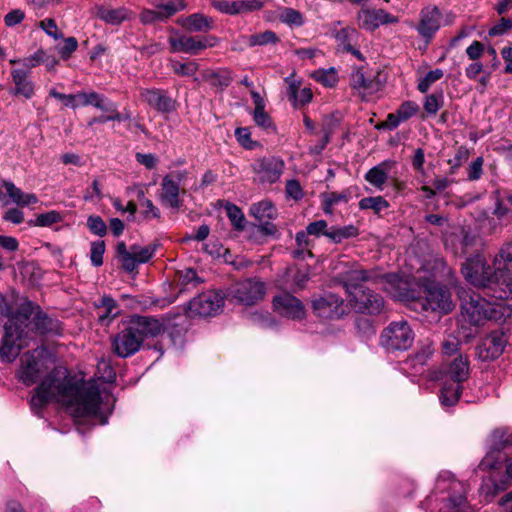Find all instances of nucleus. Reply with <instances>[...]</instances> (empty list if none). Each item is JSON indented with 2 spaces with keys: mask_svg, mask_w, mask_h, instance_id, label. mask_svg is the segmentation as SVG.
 Returning a JSON list of instances; mask_svg holds the SVG:
<instances>
[{
  "mask_svg": "<svg viewBox=\"0 0 512 512\" xmlns=\"http://www.w3.org/2000/svg\"><path fill=\"white\" fill-rule=\"evenodd\" d=\"M16 376L28 387L39 382L30 399L31 410L37 416L50 402L56 401L65 405L75 417H95L102 424L107 423L98 386L92 382L75 381L46 346L25 352L20 357Z\"/></svg>",
  "mask_w": 512,
  "mask_h": 512,
  "instance_id": "nucleus-1",
  "label": "nucleus"
},
{
  "mask_svg": "<svg viewBox=\"0 0 512 512\" xmlns=\"http://www.w3.org/2000/svg\"><path fill=\"white\" fill-rule=\"evenodd\" d=\"M0 314L6 318L0 356L11 362L37 336L60 335L59 320L26 297L0 295Z\"/></svg>",
  "mask_w": 512,
  "mask_h": 512,
  "instance_id": "nucleus-2",
  "label": "nucleus"
},
{
  "mask_svg": "<svg viewBox=\"0 0 512 512\" xmlns=\"http://www.w3.org/2000/svg\"><path fill=\"white\" fill-rule=\"evenodd\" d=\"M460 299L462 317L472 325H481L486 320L502 322L512 315L509 306L491 303L474 292H463Z\"/></svg>",
  "mask_w": 512,
  "mask_h": 512,
  "instance_id": "nucleus-3",
  "label": "nucleus"
},
{
  "mask_svg": "<svg viewBox=\"0 0 512 512\" xmlns=\"http://www.w3.org/2000/svg\"><path fill=\"white\" fill-rule=\"evenodd\" d=\"M499 299L512 297V242L503 243L493 258Z\"/></svg>",
  "mask_w": 512,
  "mask_h": 512,
  "instance_id": "nucleus-4",
  "label": "nucleus"
},
{
  "mask_svg": "<svg viewBox=\"0 0 512 512\" xmlns=\"http://www.w3.org/2000/svg\"><path fill=\"white\" fill-rule=\"evenodd\" d=\"M506 465V474L512 479V442L505 438V433L496 430L492 434L490 450L482 459L479 467L481 469H499Z\"/></svg>",
  "mask_w": 512,
  "mask_h": 512,
  "instance_id": "nucleus-5",
  "label": "nucleus"
},
{
  "mask_svg": "<svg viewBox=\"0 0 512 512\" xmlns=\"http://www.w3.org/2000/svg\"><path fill=\"white\" fill-rule=\"evenodd\" d=\"M462 274L467 282L475 287H491L496 290L494 266L491 267L483 255L468 258L462 265Z\"/></svg>",
  "mask_w": 512,
  "mask_h": 512,
  "instance_id": "nucleus-6",
  "label": "nucleus"
},
{
  "mask_svg": "<svg viewBox=\"0 0 512 512\" xmlns=\"http://www.w3.org/2000/svg\"><path fill=\"white\" fill-rule=\"evenodd\" d=\"M414 338L415 334L406 321H394L381 332L380 344L389 352L406 351Z\"/></svg>",
  "mask_w": 512,
  "mask_h": 512,
  "instance_id": "nucleus-7",
  "label": "nucleus"
},
{
  "mask_svg": "<svg viewBox=\"0 0 512 512\" xmlns=\"http://www.w3.org/2000/svg\"><path fill=\"white\" fill-rule=\"evenodd\" d=\"M174 35L168 38L170 51L172 53H185L198 55L207 48L215 47L219 39L214 35L193 36L173 31Z\"/></svg>",
  "mask_w": 512,
  "mask_h": 512,
  "instance_id": "nucleus-8",
  "label": "nucleus"
},
{
  "mask_svg": "<svg viewBox=\"0 0 512 512\" xmlns=\"http://www.w3.org/2000/svg\"><path fill=\"white\" fill-rule=\"evenodd\" d=\"M156 245L140 246L134 244L127 249L125 242L120 241L116 245V257L126 272H133L139 264L147 263L155 254Z\"/></svg>",
  "mask_w": 512,
  "mask_h": 512,
  "instance_id": "nucleus-9",
  "label": "nucleus"
},
{
  "mask_svg": "<svg viewBox=\"0 0 512 512\" xmlns=\"http://www.w3.org/2000/svg\"><path fill=\"white\" fill-rule=\"evenodd\" d=\"M425 300L422 304L424 310H431L440 314H448L454 308L451 293L446 286L434 281L423 285Z\"/></svg>",
  "mask_w": 512,
  "mask_h": 512,
  "instance_id": "nucleus-10",
  "label": "nucleus"
},
{
  "mask_svg": "<svg viewBox=\"0 0 512 512\" xmlns=\"http://www.w3.org/2000/svg\"><path fill=\"white\" fill-rule=\"evenodd\" d=\"M230 295L243 305H254L265 297L266 285L259 278H247L232 285Z\"/></svg>",
  "mask_w": 512,
  "mask_h": 512,
  "instance_id": "nucleus-11",
  "label": "nucleus"
},
{
  "mask_svg": "<svg viewBox=\"0 0 512 512\" xmlns=\"http://www.w3.org/2000/svg\"><path fill=\"white\" fill-rule=\"evenodd\" d=\"M410 26L429 44L442 26V13L435 5L425 6L419 12L418 22Z\"/></svg>",
  "mask_w": 512,
  "mask_h": 512,
  "instance_id": "nucleus-12",
  "label": "nucleus"
},
{
  "mask_svg": "<svg viewBox=\"0 0 512 512\" xmlns=\"http://www.w3.org/2000/svg\"><path fill=\"white\" fill-rule=\"evenodd\" d=\"M142 344V338L130 321L112 338L113 352L121 358L133 356L140 350Z\"/></svg>",
  "mask_w": 512,
  "mask_h": 512,
  "instance_id": "nucleus-13",
  "label": "nucleus"
},
{
  "mask_svg": "<svg viewBox=\"0 0 512 512\" xmlns=\"http://www.w3.org/2000/svg\"><path fill=\"white\" fill-rule=\"evenodd\" d=\"M312 310L320 318L339 319L347 313V306L340 296L324 292L313 298Z\"/></svg>",
  "mask_w": 512,
  "mask_h": 512,
  "instance_id": "nucleus-14",
  "label": "nucleus"
},
{
  "mask_svg": "<svg viewBox=\"0 0 512 512\" xmlns=\"http://www.w3.org/2000/svg\"><path fill=\"white\" fill-rule=\"evenodd\" d=\"M346 270L339 273L338 279L343 285L347 297L362 288V282H377L378 274L374 270H364L355 262L346 263Z\"/></svg>",
  "mask_w": 512,
  "mask_h": 512,
  "instance_id": "nucleus-15",
  "label": "nucleus"
},
{
  "mask_svg": "<svg viewBox=\"0 0 512 512\" xmlns=\"http://www.w3.org/2000/svg\"><path fill=\"white\" fill-rule=\"evenodd\" d=\"M184 0H171L154 4V9H142L139 14L140 22L144 25L166 22L176 13L185 10Z\"/></svg>",
  "mask_w": 512,
  "mask_h": 512,
  "instance_id": "nucleus-16",
  "label": "nucleus"
},
{
  "mask_svg": "<svg viewBox=\"0 0 512 512\" xmlns=\"http://www.w3.org/2000/svg\"><path fill=\"white\" fill-rule=\"evenodd\" d=\"M224 305V297L216 291H207L189 302L191 316L209 317L218 314Z\"/></svg>",
  "mask_w": 512,
  "mask_h": 512,
  "instance_id": "nucleus-17",
  "label": "nucleus"
},
{
  "mask_svg": "<svg viewBox=\"0 0 512 512\" xmlns=\"http://www.w3.org/2000/svg\"><path fill=\"white\" fill-rule=\"evenodd\" d=\"M285 169L284 161L275 156L263 157L252 164L255 179L262 184L277 182Z\"/></svg>",
  "mask_w": 512,
  "mask_h": 512,
  "instance_id": "nucleus-18",
  "label": "nucleus"
},
{
  "mask_svg": "<svg viewBox=\"0 0 512 512\" xmlns=\"http://www.w3.org/2000/svg\"><path fill=\"white\" fill-rule=\"evenodd\" d=\"M347 298L351 307L359 313L379 314L384 306V300L379 294L364 287Z\"/></svg>",
  "mask_w": 512,
  "mask_h": 512,
  "instance_id": "nucleus-19",
  "label": "nucleus"
},
{
  "mask_svg": "<svg viewBox=\"0 0 512 512\" xmlns=\"http://www.w3.org/2000/svg\"><path fill=\"white\" fill-rule=\"evenodd\" d=\"M186 174L185 171H177L163 177L159 194V200L163 205L174 210H178L181 207L182 201L179 198L180 183L186 177Z\"/></svg>",
  "mask_w": 512,
  "mask_h": 512,
  "instance_id": "nucleus-20",
  "label": "nucleus"
},
{
  "mask_svg": "<svg viewBox=\"0 0 512 512\" xmlns=\"http://www.w3.org/2000/svg\"><path fill=\"white\" fill-rule=\"evenodd\" d=\"M350 86L365 99L367 96L377 93L382 85L373 72L359 67L355 68L351 73Z\"/></svg>",
  "mask_w": 512,
  "mask_h": 512,
  "instance_id": "nucleus-21",
  "label": "nucleus"
},
{
  "mask_svg": "<svg viewBox=\"0 0 512 512\" xmlns=\"http://www.w3.org/2000/svg\"><path fill=\"white\" fill-rule=\"evenodd\" d=\"M507 337L502 331H493L476 348V355L482 361L498 358L504 351Z\"/></svg>",
  "mask_w": 512,
  "mask_h": 512,
  "instance_id": "nucleus-22",
  "label": "nucleus"
},
{
  "mask_svg": "<svg viewBox=\"0 0 512 512\" xmlns=\"http://www.w3.org/2000/svg\"><path fill=\"white\" fill-rule=\"evenodd\" d=\"M358 26L374 31L381 25L396 24L399 18L384 9H362L357 15Z\"/></svg>",
  "mask_w": 512,
  "mask_h": 512,
  "instance_id": "nucleus-23",
  "label": "nucleus"
},
{
  "mask_svg": "<svg viewBox=\"0 0 512 512\" xmlns=\"http://www.w3.org/2000/svg\"><path fill=\"white\" fill-rule=\"evenodd\" d=\"M274 310L289 319L301 320L305 317L303 303L290 293H282L273 299Z\"/></svg>",
  "mask_w": 512,
  "mask_h": 512,
  "instance_id": "nucleus-24",
  "label": "nucleus"
},
{
  "mask_svg": "<svg viewBox=\"0 0 512 512\" xmlns=\"http://www.w3.org/2000/svg\"><path fill=\"white\" fill-rule=\"evenodd\" d=\"M140 96L151 108L161 113H171L177 108V101L163 89H142Z\"/></svg>",
  "mask_w": 512,
  "mask_h": 512,
  "instance_id": "nucleus-25",
  "label": "nucleus"
},
{
  "mask_svg": "<svg viewBox=\"0 0 512 512\" xmlns=\"http://www.w3.org/2000/svg\"><path fill=\"white\" fill-rule=\"evenodd\" d=\"M378 280L381 281L383 289L392 298L401 301L414 298V292L409 289L407 280L403 279L398 274L390 273L383 276L378 275Z\"/></svg>",
  "mask_w": 512,
  "mask_h": 512,
  "instance_id": "nucleus-26",
  "label": "nucleus"
},
{
  "mask_svg": "<svg viewBox=\"0 0 512 512\" xmlns=\"http://www.w3.org/2000/svg\"><path fill=\"white\" fill-rule=\"evenodd\" d=\"M396 161L392 159H386L378 165L369 169L364 179L377 190L382 191L389 178L390 172L395 168Z\"/></svg>",
  "mask_w": 512,
  "mask_h": 512,
  "instance_id": "nucleus-27",
  "label": "nucleus"
},
{
  "mask_svg": "<svg viewBox=\"0 0 512 512\" xmlns=\"http://www.w3.org/2000/svg\"><path fill=\"white\" fill-rule=\"evenodd\" d=\"M94 15L108 25H120L133 18V13L125 7L112 8L104 5H95Z\"/></svg>",
  "mask_w": 512,
  "mask_h": 512,
  "instance_id": "nucleus-28",
  "label": "nucleus"
},
{
  "mask_svg": "<svg viewBox=\"0 0 512 512\" xmlns=\"http://www.w3.org/2000/svg\"><path fill=\"white\" fill-rule=\"evenodd\" d=\"M176 23L189 32L206 33L214 28V20L202 13L180 16Z\"/></svg>",
  "mask_w": 512,
  "mask_h": 512,
  "instance_id": "nucleus-29",
  "label": "nucleus"
},
{
  "mask_svg": "<svg viewBox=\"0 0 512 512\" xmlns=\"http://www.w3.org/2000/svg\"><path fill=\"white\" fill-rule=\"evenodd\" d=\"M130 322L137 329L143 342L148 337L158 336L164 329L163 322L155 317L134 316Z\"/></svg>",
  "mask_w": 512,
  "mask_h": 512,
  "instance_id": "nucleus-30",
  "label": "nucleus"
},
{
  "mask_svg": "<svg viewBox=\"0 0 512 512\" xmlns=\"http://www.w3.org/2000/svg\"><path fill=\"white\" fill-rule=\"evenodd\" d=\"M419 106L416 102L405 101L394 113H389L386 117V126L388 130L396 129L401 123L406 122L416 115Z\"/></svg>",
  "mask_w": 512,
  "mask_h": 512,
  "instance_id": "nucleus-31",
  "label": "nucleus"
},
{
  "mask_svg": "<svg viewBox=\"0 0 512 512\" xmlns=\"http://www.w3.org/2000/svg\"><path fill=\"white\" fill-rule=\"evenodd\" d=\"M11 77L15 87L10 90V93L30 99L34 94V84L29 79V71L13 69L11 71Z\"/></svg>",
  "mask_w": 512,
  "mask_h": 512,
  "instance_id": "nucleus-32",
  "label": "nucleus"
},
{
  "mask_svg": "<svg viewBox=\"0 0 512 512\" xmlns=\"http://www.w3.org/2000/svg\"><path fill=\"white\" fill-rule=\"evenodd\" d=\"M98 321L102 325H108L115 319L119 313L117 302L110 296L104 295L98 304H96Z\"/></svg>",
  "mask_w": 512,
  "mask_h": 512,
  "instance_id": "nucleus-33",
  "label": "nucleus"
},
{
  "mask_svg": "<svg viewBox=\"0 0 512 512\" xmlns=\"http://www.w3.org/2000/svg\"><path fill=\"white\" fill-rule=\"evenodd\" d=\"M461 383L450 379L444 382L439 397L442 405L452 406L458 402L462 391Z\"/></svg>",
  "mask_w": 512,
  "mask_h": 512,
  "instance_id": "nucleus-34",
  "label": "nucleus"
},
{
  "mask_svg": "<svg viewBox=\"0 0 512 512\" xmlns=\"http://www.w3.org/2000/svg\"><path fill=\"white\" fill-rule=\"evenodd\" d=\"M469 375V362L466 357L459 355L449 365L447 379L463 382Z\"/></svg>",
  "mask_w": 512,
  "mask_h": 512,
  "instance_id": "nucleus-35",
  "label": "nucleus"
},
{
  "mask_svg": "<svg viewBox=\"0 0 512 512\" xmlns=\"http://www.w3.org/2000/svg\"><path fill=\"white\" fill-rule=\"evenodd\" d=\"M3 186L5 187L6 193L11 198V200L18 205L27 206L29 204H35L38 202V198L35 194L24 193L20 188L16 187L10 181H4Z\"/></svg>",
  "mask_w": 512,
  "mask_h": 512,
  "instance_id": "nucleus-36",
  "label": "nucleus"
},
{
  "mask_svg": "<svg viewBox=\"0 0 512 512\" xmlns=\"http://www.w3.org/2000/svg\"><path fill=\"white\" fill-rule=\"evenodd\" d=\"M250 215L259 221L274 219L277 216V209L272 202L264 200L251 205Z\"/></svg>",
  "mask_w": 512,
  "mask_h": 512,
  "instance_id": "nucleus-37",
  "label": "nucleus"
},
{
  "mask_svg": "<svg viewBox=\"0 0 512 512\" xmlns=\"http://www.w3.org/2000/svg\"><path fill=\"white\" fill-rule=\"evenodd\" d=\"M323 203V211L325 214H332L333 207L339 203H347L350 199V193L348 191L337 192H325L320 195Z\"/></svg>",
  "mask_w": 512,
  "mask_h": 512,
  "instance_id": "nucleus-38",
  "label": "nucleus"
},
{
  "mask_svg": "<svg viewBox=\"0 0 512 512\" xmlns=\"http://www.w3.org/2000/svg\"><path fill=\"white\" fill-rule=\"evenodd\" d=\"M211 5L217 11L228 14V15H236L241 13H246V7L243 0L236 1H227V0H212Z\"/></svg>",
  "mask_w": 512,
  "mask_h": 512,
  "instance_id": "nucleus-39",
  "label": "nucleus"
},
{
  "mask_svg": "<svg viewBox=\"0 0 512 512\" xmlns=\"http://www.w3.org/2000/svg\"><path fill=\"white\" fill-rule=\"evenodd\" d=\"M359 229L354 225H346L342 227L333 226L329 228L326 236L335 243H340L345 239L358 236Z\"/></svg>",
  "mask_w": 512,
  "mask_h": 512,
  "instance_id": "nucleus-40",
  "label": "nucleus"
},
{
  "mask_svg": "<svg viewBox=\"0 0 512 512\" xmlns=\"http://www.w3.org/2000/svg\"><path fill=\"white\" fill-rule=\"evenodd\" d=\"M211 80V85L219 88L221 91L227 88L233 81L232 72L227 68L212 71L207 75Z\"/></svg>",
  "mask_w": 512,
  "mask_h": 512,
  "instance_id": "nucleus-41",
  "label": "nucleus"
},
{
  "mask_svg": "<svg viewBox=\"0 0 512 512\" xmlns=\"http://www.w3.org/2000/svg\"><path fill=\"white\" fill-rule=\"evenodd\" d=\"M245 43L250 46H263L267 44H275L279 41L278 36L271 30H267L262 33H256L247 37H244Z\"/></svg>",
  "mask_w": 512,
  "mask_h": 512,
  "instance_id": "nucleus-42",
  "label": "nucleus"
},
{
  "mask_svg": "<svg viewBox=\"0 0 512 512\" xmlns=\"http://www.w3.org/2000/svg\"><path fill=\"white\" fill-rule=\"evenodd\" d=\"M315 81L321 83L325 87L332 88L338 83V73L333 67L328 69H318L312 74Z\"/></svg>",
  "mask_w": 512,
  "mask_h": 512,
  "instance_id": "nucleus-43",
  "label": "nucleus"
},
{
  "mask_svg": "<svg viewBox=\"0 0 512 512\" xmlns=\"http://www.w3.org/2000/svg\"><path fill=\"white\" fill-rule=\"evenodd\" d=\"M227 217L235 230L242 231L245 227V216L235 204L228 203L225 206Z\"/></svg>",
  "mask_w": 512,
  "mask_h": 512,
  "instance_id": "nucleus-44",
  "label": "nucleus"
},
{
  "mask_svg": "<svg viewBox=\"0 0 512 512\" xmlns=\"http://www.w3.org/2000/svg\"><path fill=\"white\" fill-rule=\"evenodd\" d=\"M388 207V201L382 196L365 197L359 201V208L361 210L371 209L377 214Z\"/></svg>",
  "mask_w": 512,
  "mask_h": 512,
  "instance_id": "nucleus-45",
  "label": "nucleus"
},
{
  "mask_svg": "<svg viewBox=\"0 0 512 512\" xmlns=\"http://www.w3.org/2000/svg\"><path fill=\"white\" fill-rule=\"evenodd\" d=\"M169 65L172 71L179 76H194L199 69V65L195 61L182 63L177 60H170Z\"/></svg>",
  "mask_w": 512,
  "mask_h": 512,
  "instance_id": "nucleus-46",
  "label": "nucleus"
},
{
  "mask_svg": "<svg viewBox=\"0 0 512 512\" xmlns=\"http://www.w3.org/2000/svg\"><path fill=\"white\" fill-rule=\"evenodd\" d=\"M252 115L253 120L258 127L262 128L267 133L276 132V127L265 109L254 110Z\"/></svg>",
  "mask_w": 512,
  "mask_h": 512,
  "instance_id": "nucleus-47",
  "label": "nucleus"
},
{
  "mask_svg": "<svg viewBox=\"0 0 512 512\" xmlns=\"http://www.w3.org/2000/svg\"><path fill=\"white\" fill-rule=\"evenodd\" d=\"M281 22L290 25L300 27L304 24V18L301 12L293 8H284L279 16Z\"/></svg>",
  "mask_w": 512,
  "mask_h": 512,
  "instance_id": "nucleus-48",
  "label": "nucleus"
},
{
  "mask_svg": "<svg viewBox=\"0 0 512 512\" xmlns=\"http://www.w3.org/2000/svg\"><path fill=\"white\" fill-rule=\"evenodd\" d=\"M444 73L441 69L437 68L429 71L418 83V90L422 93H426L431 85L441 79Z\"/></svg>",
  "mask_w": 512,
  "mask_h": 512,
  "instance_id": "nucleus-49",
  "label": "nucleus"
},
{
  "mask_svg": "<svg viewBox=\"0 0 512 512\" xmlns=\"http://www.w3.org/2000/svg\"><path fill=\"white\" fill-rule=\"evenodd\" d=\"M105 253V242L103 240L94 241L90 245V260L93 266L99 267L103 264V255Z\"/></svg>",
  "mask_w": 512,
  "mask_h": 512,
  "instance_id": "nucleus-50",
  "label": "nucleus"
},
{
  "mask_svg": "<svg viewBox=\"0 0 512 512\" xmlns=\"http://www.w3.org/2000/svg\"><path fill=\"white\" fill-rule=\"evenodd\" d=\"M87 226L89 230L97 236H105L107 233V225L104 220L98 215H91L87 219Z\"/></svg>",
  "mask_w": 512,
  "mask_h": 512,
  "instance_id": "nucleus-51",
  "label": "nucleus"
},
{
  "mask_svg": "<svg viewBox=\"0 0 512 512\" xmlns=\"http://www.w3.org/2000/svg\"><path fill=\"white\" fill-rule=\"evenodd\" d=\"M62 220V216L55 210L48 211L46 213L39 214L36 217L35 225L40 227H47L52 224L58 223Z\"/></svg>",
  "mask_w": 512,
  "mask_h": 512,
  "instance_id": "nucleus-52",
  "label": "nucleus"
},
{
  "mask_svg": "<svg viewBox=\"0 0 512 512\" xmlns=\"http://www.w3.org/2000/svg\"><path fill=\"white\" fill-rule=\"evenodd\" d=\"M434 347L431 342H425L419 350L415 353L412 361L415 364L424 365L428 359L433 355Z\"/></svg>",
  "mask_w": 512,
  "mask_h": 512,
  "instance_id": "nucleus-53",
  "label": "nucleus"
},
{
  "mask_svg": "<svg viewBox=\"0 0 512 512\" xmlns=\"http://www.w3.org/2000/svg\"><path fill=\"white\" fill-rule=\"evenodd\" d=\"M78 41L75 37H68L64 39L61 46H57V51L62 59L67 60L77 50Z\"/></svg>",
  "mask_w": 512,
  "mask_h": 512,
  "instance_id": "nucleus-54",
  "label": "nucleus"
},
{
  "mask_svg": "<svg viewBox=\"0 0 512 512\" xmlns=\"http://www.w3.org/2000/svg\"><path fill=\"white\" fill-rule=\"evenodd\" d=\"M39 27L50 37L55 40L61 39L63 37L62 32L58 30L56 22L54 19L46 18L39 23Z\"/></svg>",
  "mask_w": 512,
  "mask_h": 512,
  "instance_id": "nucleus-55",
  "label": "nucleus"
},
{
  "mask_svg": "<svg viewBox=\"0 0 512 512\" xmlns=\"http://www.w3.org/2000/svg\"><path fill=\"white\" fill-rule=\"evenodd\" d=\"M442 99H443V96L441 94L440 95L430 94V95L426 96L424 105H423L424 110L430 115H435L441 107Z\"/></svg>",
  "mask_w": 512,
  "mask_h": 512,
  "instance_id": "nucleus-56",
  "label": "nucleus"
},
{
  "mask_svg": "<svg viewBox=\"0 0 512 512\" xmlns=\"http://www.w3.org/2000/svg\"><path fill=\"white\" fill-rule=\"evenodd\" d=\"M469 157V151L466 147L460 146L455 156L452 159L448 160V164L450 165L451 173H454L464 161H466Z\"/></svg>",
  "mask_w": 512,
  "mask_h": 512,
  "instance_id": "nucleus-57",
  "label": "nucleus"
},
{
  "mask_svg": "<svg viewBox=\"0 0 512 512\" xmlns=\"http://www.w3.org/2000/svg\"><path fill=\"white\" fill-rule=\"evenodd\" d=\"M99 93L97 92H78L75 94L76 108L80 106H94L95 102L99 100Z\"/></svg>",
  "mask_w": 512,
  "mask_h": 512,
  "instance_id": "nucleus-58",
  "label": "nucleus"
},
{
  "mask_svg": "<svg viewBox=\"0 0 512 512\" xmlns=\"http://www.w3.org/2000/svg\"><path fill=\"white\" fill-rule=\"evenodd\" d=\"M98 372L100 374V378L107 383H111L116 378V373L110 363L105 360H101L97 365Z\"/></svg>",
  "mask_w": 512,
  "mask_h": 512,
  "instance_id": "nucleus-59",
  "label": "nucleus"
},
{
  "mask_svg": "<svg viewBox=\"0 0 512 512\" xmlns=\"http://www.w3.org/2000/svg\"><path fill=\"white\" fill-rule=\"evenodd\" d=\"M483 157H477L467 169V178L469 181H476L481 178L483 174Z\"/></svg>",
  "mask_w": 512,
  "mask_h": 512,
  "instance_id": "nucleus-60",
  "label": "nucleus"
},
{
  "mask_svg": "<svg viewBox=\"0 0 512 512\" xmlns=\"http://www.w3.org/2000/svg\"><path fill=\"white\" fill-rule=\"evenodd\" d=\"M285 192L288 197L292 198L295 201H298L303 197L302 187L299 181L294 179L287 181L285 186Z\"/></svg>",
  "mask_w": 512,
  "mask_h": 512,
  "instance_id": "nucleus-61",
  "label": "nucleus"
},
{
  "mask_svg": "<svg viewBox=\"0 0 512 512\" xmlns=\"http://www.w3.org/2000/svg\"><path fill=\"white\" fill-rule=\"evenodd\" d=\"M44 57V50L38 49L32 55L22 59L21 64L27 69L26 71L42 64Z\"/></svg>",
  "mask_w": 512,
  "mask_h": 512,
  "instance_id": "nucleus-62",
  "label": "nucleus"
},
{
  "mask_svg": "<svg viewBox=\"0 0 512 512\" xmlns=\"http://www.w3.org/2000/svg\"><path fill=\"white\" fill-rule=\"evenodd\" d=\"M313 94L310 88L300 89L291 99H289L295 107L305 105L312 100Z\"/></svg>",
  "mask_w": 512,
  "mask_h": 512,
  "instance_id": "nucleus-63",
  "label": "nucleus"
},
{
  "mask_svg": "<svg viewBox=\"0 0 512 512\" xmlns=\"http://www.w3.org/2000/svg\"><path fill=\"white\" fill-rule=\"evenodd\" d=\"M512 28V20L508 18H502L497 24L489 29L488 33L490 36H500L505 34Z\"/></svg>",
  "mask_w": 512,
  "mask_h": 512,
  "instance_id": "nucleus-64",
  "label": "nucleus"
}]
</instances>
